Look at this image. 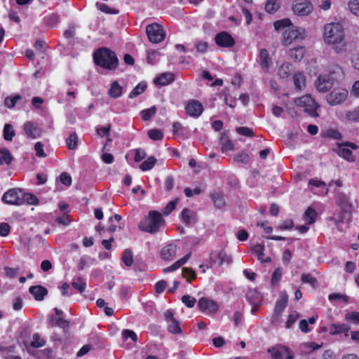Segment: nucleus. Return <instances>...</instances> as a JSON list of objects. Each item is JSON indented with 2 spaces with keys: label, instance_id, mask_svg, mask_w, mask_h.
<instances>
[{
  "label": "nucleus",
  "instance_id": "f257e3e1",
  "mask_svg": "<svg viewBox=\"0 0 359 359\" xmlns=\"http://www.w3.org/2000/svg\"><path fill=\"white\" fill-rule=\"evenodd\" d=\"M325 42L337 54L346 50V41L343 27L339 23H329L324 26Z\"/></svg>",
  "mask_w": 359,
  "mask_h": 359
},
{
  "label": "nucleus",
  "instance_id": "f03ea898",
  "mask_svg": "<svg viewBox=\"0 0 359 359\" xmlns=\"http://www.w3.org/2000/svg\"><path fill=\"white\" fill-rule=\"evenodd\" d=\"M93 60L97 65L113 69L118 65V58L114 52L107 48H100L93 53Z\"/></svg>",
  "mask_w": 359,
  "mask_h": 359
},
{
  "label": "nucleus",
  "instance_id": "7ed1b4c3",
  "mask_svg": "<svg viewBox=\"0 0 359 359\" xmlns=\"http://www.w3.org/2000/svg\"><path fill=\"white\" fill-rule=\"evenodd\" d=\"M164 219L161 214L157 211L153 210L149 212L146 217L139 224V228L142 231L149 233H156L158 231L160 226L163 224Z\"/></svg>",
  "mask_w": 359,
  "mask_h": 359
},
{
  "label": "nucleus",
  "instance_id": "20e7f679",
  "mask_svg": "<svg viewBox=\"0 0 359 359\" xmlns=\"http://www.w3.org/2000/svg\"><path fill=\"white\" fill-rule=\"evenodd\" d=\"M297 106L302 107L304 111L313 117L318 116L316 109L318 105L316 101L309 95H304L295 100Z\"/></svg>",
  "mask_w": 359,
  "mask_h": 359
},
{
  "label": "nucleus",
  "instance_id": "39448f33",
  "mask_svg": "<svg viewBox=\"0 0 359 359\" xmlns=\"http://www.w3.org/2000/svg\"><path fill=\"white\" fill-rule=\"evenodd\" d=\"M146 32L149 40L151 43H158L165 39V32L163 27L157 23L147 25Z\"/></svg>",
  "mask_w": 359,
  "mask_h": 359
},
{
  "label": "nucleus",
  "instance_id": "423d86ee",
  "mask_svg": "<svg viewBox=\"0 0 359 359\" xmlns=\"http://www.w3.org/2000/svg\"><path fill=\"white\" fill-rule=\"evenodd\" d=\"M348 92L343 88H335L326 95V100L331 106L343 103L348 97Z\"/></svg>",
  "mask_w": 359,
  "mask_h": 359
},
{
  "label": "nucleus",
  "instance_id": "0eeeda50",
  "mask_svg": "<svg viewBox=\"0 0 359 359\" xmlns=\"http://www.w3.org/2000/svg\"><path fill=\"white\" fill-rule=\"evenodd\" d=\"M283 39L284 45L288 46L296 39H302L304 37V29L292 25L288 29L284 30Z\"/></svg>",
  "mask_w": 359,
  "mask_h": 359
},
{
  "label": "nucleus",
  "instance_id": "6e6552de",
  "mask_svg": "<svg viewBox=\"0 0 359 359\" xmlns=\"http://www.w3.org/2000/svg\"><path fill=\"white\" fill-rule=\"evenodd\" d=\"M21 192L22 190L20 189H11L4 194L2 201L9 205H21L22 200L20 196Z\"/></svg>",
  "mask_w": 359,
  "mask_h": 359
},
{
  "label": "nucleus",
  "instance_id": "1a4fd4ad",
  "mask_svg": "<svg viewBox=\"0 0 359 359\" xmlns=\"http://www.w3.org/2000/svg\"><path fill=\"white\" fill-rule=\"evenodd\" d=\"M198 306L201 311L208 314L215 313L219 309L218 304L215 302L205 297L198 300Z\"/></svg>",
  "mask_w": 359,
  "mask_h": 359
},
{
  "label": "nucleus",
  "instance_id": "9d476101",
  "mask_svg": "<svg viewBox=\"0 0 359 359\" xmlns=\"http://www.w3.org/2000/svg\"><path fill=\"white\" fill-rule=\"evenodd\" d=\"M269 352L273 359H293L292 351L285 346L269 348Z\"/></svg>",
  "mask_w": 359,
  "mask_h": 359
},
{
  "label": "nucleus",
  "instance_id": "9b49d317",
  "mask_svg": "<svg viewBox=\"0 0 359 359\" xmlns=\"http://www.w3.org/2000/svg\"><path fill=\"white\" fill-rule=\"evenodd\" d=\"M334 82L325 74L318 76L315 82L317 90L321 93L327 92L332 88Z\"/></svg>",
  "mask_w": 359,
  "mask_h": 359
},
{
  "label": "nucleus",
  "instance_id": "f8f14e48",
  "mask_svg": "<svg viewBox=\"0 0 359 359\" xmlns=\"http://www.w3.org/2000/svg\"><path fill=\"white\" fill-rule=\"evenodd\" d=\"M215 43L220 47L230 48L235 44V41L230 34L222 32L216 34Z\"/></svg>",
  "mask_w": 359,
  "mask_h": 359
},
{
  "label": "nucleus",
  "instance_id": "ddd939ff",
  "mask_svg": "<svg viewBox=\"0 0 359 359\" xmlns=\"http://www.w3.org/2000/svg\"><path fill=\"white\" fill-rule=\"evenodd\" d=\"M164 316L168 323V330L172 334H181L182 331L180 327L179 322L173 316L172 312L167 311Z\"/></svg>",
  "mask_w": 359,
  "mask_h": 359
},
{
  "label": "nucleus",
  "instance_id": "4468645a",
  "mask_svg": "<svg viewBox=\"0 0 359 359\" xmlns=\"http://www.w3.org/2000/svg\"><path fill=\"white\" fill-rule=\"evenodd\" d=\"M337 203L341 211L344 212V217H351L353 206L347 196L342 194L339 195L337 198Z\"/></svg>",
  "mask_w": 359,
  "mask_h": 359
},
{
  "label": "nucleus",
  "instance_id": "2eb2a0df",
  "mask_svg": "<svg viewBox=\"0 0 359 359\" xmlns=\"http://www.w3.org/2000/svg\"><path fill=\"white\" fill-rule=\"evenodd\" d=\"M313 5L309 1L297 3L292 7V11L297 15H307L311 13Z\"/></svg>",
  "mask_w": 359,
  "mask_h": 359
},
{
  "label": "nucleus",
  "instance_id": "dca6fc26",
  "mask_svg": "<svg viewBox=\"0 0 359 359\" xmlns=\"http://www.w3.org/2000/svg\"><path fill=\"white\" fill-rule=\"evenodd\" d=\"M186 111L189 116L198 117L202 114L203 107L199 101L192 100L187 104Z\"/></svg>",
  "mask_w": 359,
  "mask_h": 359
},
{
  "label": "nucleus",
  "instance_id": "f3484780",
  "mask_svg": "<svg viewBox=\"0 0 359 359\" xmlns=\"http://www.w3.org/2000/svg\"><path fill=\"white\" fill-rule=\"evenodd\" d=\"M24 130L26 135L33 139L39 137L42 133L41 129L37 124L31 121H27L24 124Z\"/></svg>",
  "mask_w": 359,
  "mask_h": 359
},
{
  "label": "nucleus",
  "instance_id": "a211bd4d",
  "mask_svg": "<svg viewBox=\"0 0 359 359\" xmlns=\"http://www.w3.org/2000/svg\"><path fill=\"white\" fill-rule=\"evenodd\" d=\"M177 245L173 243H169L163 247L161 251V257L163 260L170 261L176 256Z\"/></svg>",
  "mask_w": 359,
  "mask_h": 359
},
{
  "label": "nucleus",
  "instance_id": "6ab92c4d",
  "mask_svg": "<svg viewBox=\"0 0 359 359\" xmlns=\"http://www.w3.org/2000/svg\"><path fill=\"white\" fill-rule=\"evenodd\" d=\"M182 222L187 226L194 224L197 222V215L193 210L184 208L181 212Z\"/></svg>",
  "mask_w": 359,
  "mask_h": 359
},
{
  "label": "nucleus",
  "instance_id": "aec40b11",
  "mask_svg": "<svg viewBox=\"0 0 359 359\" xmlns=\"http://www.w3.org/2000/svg\"><path fill=\"white\" fill-rule=\"evenodd\" d=\"M287 304V295L285 293H281L280 299L276 303V307L274 309V315L273 318L278 319L282 312L285 309Z\"/></svg>",
  "mask_w": 359,
  "mask_h": 359
},
{
  "label": "nucleus",
  "instance_id": "412c9836",
  "mask_svg": "<svg viewBox=\"0 0 359 359\" xmlns=\"http://www.w3.org/2000/svg\"><path fill=\"white\" fill-rule=\"evenodd\" d=\"M351 329L350 326L345 323H333L331 324L329 327L330 334L332 335H336L344 333L346 336H348V332Z\"/></svg>",
  "mask_w": 359,
  "mask_h": 359
},
{
  "label": "nucleus",
  "instance_id": "4be33fe9",
  "mask_svg": "<svg viewBox=\"0 0 359 359\" xmlns=\"http://www.w3.org/2000/svg\"><path fill=\"white\" fill-rule=\"evenodd\" d=\"M326 74L334 82H338L344 77L343 70L339 65H332L330 67L328 72Z\"/></svg>",
  "mask_w": 359,
  "mask_h": 359
},
{
  "label": "nucleus",
  "instance_id": "5701e85b",
  "mask_svg": "<svg viewBox=\"0 0 359 359\" xmlns=\"http://www.w3.org/2000/svg\"><path fill=\"white\" fill-rule=\"evenodd\" d=\"M175 79V75L171 72H165L159 75L154 80L157 86H166L172 83Z\"/></svg>",
  "mask_w": 359,
  "mask_h": 359
},
{
  "label": "nucleus",
  "instance_id": "b1692460",
  "mask_svg": "<svg viewBox=\"0 0 359 359\" xmlns=\"http://www.w3.org/2000/svg\"><path fill=\"white\" fill-rule=\"evenodd\" d=\"M29 292L34 297L37 301H41L48 294L46 288L41 285H34L29 287Z\"/></svg>",
  "mask_w": 359,
  "mask_h": 359
},
{
  "label": "nucleus",
  "instance_id": "393cba45",
  "mask_svg": "<svg viewBox=\"0 0 359 359\" xmlns=\"http://www.w3.org/2000/svg\"><path fill=\"white\" fill-rule=\"evenodd\" d=\"M337 153L339 156L343 157L348 161H355L351 150H350L346 146H344V143L338 146V148L337 149Z\"/></svg>",
  "mask_w": 359,
  "mask_h": 359
},
{
  "label": "nucleus",
  "instance_id": "a878e982",
  "mask_svg": "<svg viewBox=\"0 0 359 359\" xmlns=\"http://www.w3.org/2000/svg\"><path fill=\"white\" fill-rule=\"evenodd\" d=\"M252 250L257 254V259L262 262V263H266V262H271V259L270 257H266V258H264V246L260 244H257L255 246L252 247Z\"/></svg>",
  "mask_w": 359,
  "mask_h": 359
},
{
  "label": "nucleus",
  "instance_id": "bb28decb",
  "mask_svg": "<svg viewBox=\"0 0 359 359\" xmlns=\"http://www.w3.org/2000/svg\"><path fill=\"white\" fill-rule=\"evenodd\" d=\"M270 56L266 49L262 48L260 50L259 53V65L262 68L265 69V70H268L270 65Z\"/></svg>",
  "mask_w": 359,
  "mask_h": 359
},
{
  "label": "nucleus",
  "instance_id": "cd10ccee",
  "mask_svg": "<svg viewBox=\"0 0 359 359\" xmlns=\"http://www.w3.org/2000/svg\"><path fill=\"white\" fill-rule=\"evenodd\" d=\"M246 298L250 304L261 305L259 292L255 290H250L246 294Z\"/></svg>",
  "mask_w": 359,
  "mask_h": 359
},
{
  "label": "nucleus",
  "instance_id": "c85d7f7f",
  "mask_svg": "<svg viewBox=\"0 0 359 359\" xmlns=\"http://www.w3.org/2000/svg\"><path fill=\"white\" fill-rule=\"evenodd\" d=\"M292 25V22L289 18L277 20L273 23L274 29L276 31H282L283 33L284 32V30L288 29Z\"/></svg>",
  "mask_w": 359,
  "mask_h": 359
},
{
  "label": "nucleus",
  "instance_id": "c756f323",
  "mask_svg": "<svg viewBox=\"0 0 359 359\" xmlns=\"http://www.w3.org/2000/svg\"><path fill=\"white\" fill-rule=\"evenodd\" d=\"M190 256H191V252L187 254L184 257H183L182 259H179L178 261L175 262L170 266L165 268L163 269V272L164 273L171 272V271H173L177 269L178 268H180L181 266L184 264L188 261V259L190 258Z\"/></svg>",
  "mask_w": 359,
  "mask_h": 359
},
{
  "label": "nucleus",
  "instance_id": "7c9ffc66",
  "mask_svg": "<svg viewBox=\"0 0 359 359\" xmlns=\"http://www.w3.org/2000/svg\"><path fill=\"white\" fill-rule=\"evenodd\" d=\"M190 256H191V252L187 254L184 257H183L182 259H179L178 261L175 262L170 266L165 268L163 269V272L164 273L171 272V271H173L177 269L178 268H180L181 266L184 264L188 261V259L190 258Z\"/></svg>",
  "mask_w": 359,
  "mask_h": 359
},
{
  "label": "nucleus",
  "instance_id": "2f4dec72",
  "mask_svg": "<svg viewBox=\"0 0 359 359\" xmlns=\"http://www.w3.org/2000/svg\"><path fill=\"white\" fill-rule=\"evenodd\" d=\"M122 87L117 81H113L111 84V88L109 90V95L113 98H118L122 95Z\"/></svg>",
  "mask_w": 359,
  "mask_h": 359
},
{
  "label": "nucleus",
  "instance_id": "473e14b6",
  "mask_svg": "<svg viewBox=\"0 0 359 359\" xmlns=\"http://www.w3.org/2000/svg\"><path fill=\"white\" fill-rule=\"evenodd\" d=\"M0 165L6 163L9 165L13 161V156L8 149L3 148L0 149Z\"/></svg>",
  "mask_w": 359,
  "mask_h": 359
},
{
  "label": "nucleus",
  "instance_id": "72a5a7b5",
  "mask_svg": "<svg viewBox=\"0 0 359 359\" xmlns=\"http://www.w3.org/2000/svg\"><path fill=\"white\" fill-rule=\"evenodd\" d=\"M290 57L295 62L300 61L304 55L303 47L292 48L289 50Z\"/></svg>",
  "mask_w": 359,
  "mask_h": 359
},
{
  "label": "nucleus",
  "instance_id": "f704fd0d",
  "mask_svg": "<svg viewBox=\"0 0 359 359\" xmlns=\"http://www.w3.org/2000/svg\"><path fill=\"white\" fill-rule=\"evenodd\" d=\"M212 199L216 208H222L226 205V201L223 194L214 193L212 194Z\"/></svg>",
  "mask_w": 359,
  "mask_h": 359
},
{
  "label": "nucleus",
  "instance_id": "c9c22d12",
  "mask_svg": "<svg viewBox=\"0 0 359 359\" xmlns=\"http://www.w3.org/2000/svg\"><path fill=\"white\" fill-rule=\"evenodd\" d=\"M213 262L218 263L219 265L224 263L229 264L231 262V258L226 255L225 251L221 250L213 259Z\"/></svg>",
  "mask_w": 359,
  "mask_h": 359
},
{
  "label": "nucleus",
  "instance_id": "e433bc0d",
  "mask_svg": "<svg viewBox=\"0 0 359 359\" xmlns=\"http://www.w3.org/2000/svg\"><path fill=\"white\" fill-rule=\"evenodd\" d=\"M22 204L26 203L29 205H37L39 200L36 196L31 193H25L21 196Z\"/></svg>",
  "mask_w": 359,
  "mask_h": 359
},
{
  "label": "nucleus",
  "instance_id": "4c0bfd02",
  "mask_svg": "<svg viewBox=\"0 0 359 359\" xmlns=\"http://www.w3.org/2000/svg\"><path fill=\"white\" fill-rule=\"evenodd\" d=\"M316 217H317V212L312 208L309 207L305 211L304 219L308 224H313L316 221Z\"/></svg>",
  "mask_w": 359,
  "mask_h": 359
},
{
  "label": "nucleus",
  "instance_id": "58836bf2",
  "mask_svg": "<svg viewBox=\"0 0 359 359\" xmlns=\"http://www.w3.org/2000/svg\"><path fill=\"white\" fill-rule=\"evenodd\" d=\"M121 260L123 261L126 266H132L133 263V252L130 249H126L121 255Z\"/></svg>",
  "mask_w": 359,
  "mask_h": 359
},
{
  "label": "nucleus",
  "instance_id": "ea45409f",
  "mask_svg": "<svg viewBox=\"0 0 359 359\" xmlns=\"http://www.w3.org/2000/svg\"><path fill=\"white\" fill-rule=\"evenodd\" d=\"M147 88L146 83L141 82L138 85H137L133 90L130 93L129 97L133 99L142 94L145 91Z\"/></svg>",
  "mask_w": 359,
  "mask_h": 359
},
{
  "label": "nucleus",
  "instance_id": "a19ab883",
  "mask_svg": "<svg viewBox=\"0 0 359 359\" xmlns=\"http://www.w3.org/2000/svg\"><path fill=\"white\" fill-rule=\"evenodd\" d=\"M280 8L278 0H267L265 4V10L269 13H275Z\"/></svg>",
  "mask_w": 359,
  "mask_h": 359
},
{
  "label": "nucleus",
  "instance_id": "79ce46f5",
  "mask_svg": "<svg viewBox=\"0 0 359 359\" xmlns=\"http://www.w3.org/2000/svg\"><path fill=\"white\" fill-rule=\"evenodd\" d=\"M156 163V158L151 156H149L146 161H144L140 166V168L142 171L149 170L154 166Z\"/></svg>",
  "mask_w": 359,
  "mask_h": 359
},
{
  "label": "nucleus",
  "instance_id": "37998d69",
  "mask_svg": "<svg viewBox=\"0 0 359 359\" xmlns=\"http://www.w3.org/2000/svg\"><path fill=\"white\" fill-rule=\"evenodd\" d=\"M293 81L297 89L302 90L305 86V78L302 73H297L293 76Z\"/></svg>",
  "mask_w": 359,
  "mask_h": 359
},
{
  "label": "nucleus",
  "instance_id": "c03bdc74",
  "mask_svg": "<svg viewBox=\"0 0 359 359\" xmlns=\"http://www.w3.org/2000/svg\"><path fill=\"white\" fill-rule=\"evenodd\" d=\"M346 118L351 122H359V106L346 113Z\"/></svg>",
  "mask_w": 359,
  "mask_h": 359
},
{
  "label": "nucleus",
  "instance_id": "a18cd8bd",
  "mask_svg": "<svg viewBox=\"0 0 359 359\" xmlns=\"http://www.w3.org/2000/svg\"><path fill=\"white\" fill-rule=\"evenodd\" d=\"M67 146L69 149L73 150L77 147L78 145V136L76 133H72L66 140Z\"/></svg>",
  "mask_w": 359,
  "mask_h": 359
},
{
  "label": "nucleus",
  "instance_id": "49530a36",
  "mask_svg": "<svg viewBox=\"0 0 359 359\" xmlns=\"http://www.w3.org/2000/svg\"><path fill=\"white\" fill-rule=\"evenodd\" d=\"M21 99H22V97L20 95L8 96L5 98L4 104L8 108L12 109L15 106L17 102Z\"/></svg>",
  "mask_w": 359,
  "mask_h": 359
},
{
  "label": "nucleus",
  "instance_id": "de8ad7c7",
  "mask_svg": "<svg viewBox=\"0 0 359 359\" xmlns=\"http://www.w3.org/2000/svg\"><path fill=\"white\" fill-rule=\"evenodd\" d=\"M351 217H344V212H341L340 213H334L332 217L329 218L330 221H332L334 222L336 225H337L340 222H343L345 220H350Z\"/></svg>",
  "mask_w": 359,
  "mask_h": 359
},
{
  "label": "nucleus",
  "instance_id": "09e8293b",
  "mask_svg": "<svg viewBox=\"0 0 359 359\" xmlns=\"http://www.w3.org/2000/svg\"><path fill=\"white\" fill-rule=\"evenodd\" d=\"M156 111L157 109L155 106L144 109L141 111L142 118L144 121H148L156 114Z\"/></svg>",
  "mask_w": 359,
  "mask_h": 359
},
{
  "label": "nucleus",
  "instance_id": "8fccbe9b",
  "mask_svg": "<svg viewBox=\"0 0 359 359\" xmlns=\"http://www.w3.org/2000/svg\"><path fill=\"white\" fill-rule=\"evenodd\" d=\"M15 135V131L12 125L6 123L4 128V137L6 140H12Z\"/></svg>",
  "mask_w": 359,
  "mask_h": 359
},
{
  "label": "nucleus",
  "instance_id": "3c124183",
  "mask_svg": "<svg viewBox=\"0 0 359 359\" xmlns=\"http://www.w3.org/2000/svg\"><path fill=\"white\" fill-rule=\"evenodd\" d=\"M291 72V65L288 63L283 64L278 69V75L281 79L287 78Z\"/></svg>",
  "mask_w": 359,
  "mask_h": 359
},
{
  "label": "nucleus",
  "instance_id": "603ef678",
  "mask_svg": "<svg viewBox=\"0 0 359 359\" xmlns=\"http://www.w3.org/2000/svg\"><path fill=\"white\" fill-rule=\"evenodd\" d=\"M43 20L46 25L53 27L58 22L59 16L57 14L52 13L45 17Z\"/></svg>",
  "mask_w": 359,
  "mask_h": 359
},
{
  "label": "nucleus",
  "instance_id": "864d4df0",
  "mask_svg": "<svg viewBox=\"0 0 359 359\" xmlns=\"http://www.w3.org/2000/svg\"><path fill=\"white\" fill-rule=\"evenodd\" d=\"M148 135L152 140H161L163 138V133L161 130L151 129L148 131Z\"/></svg>",
  "mask_w": 359,
  "mask_h": 359
},
{
  "label": "nucleus",
  "instance_id": "5fc2aeb1",
  "mask_svg": "<svg viewBox=\"0 0 359 359\" xmlns=\"http://www.w3.org/2000/svg\"><path fill=\"white\" fill-rule=\"evenodd\" d=\"M33 340L31 342V346L33 348H39L45 345V340L41 338L38 333L33 334Z\"/></svg>",
  "mask_w": 359,
  "mask_h": 359
},
{
  "label": "nucleus",
  "instance_id": "6e6d98bb",
  "mask_svg": "<svg viewBox=\"0 0 359 359\" xmlns=\"http://www.w3.org/2000/svg\"><path fill=\"white\" fill-rule=\"evenodd\" d=\"M96 7L101 11L108 14H117L118 11L115 8H109L107 4L97 2Z\"/></svg>",
  "mask_w": 359,
  "mask_h": 359
},
{
  "label": "nucleus",
  "instance_id": "4d7b16f0",
  "mask_svg": "<svg viewBox=\"0 0 359 359\" xmlns=\"http://www.w3.org/2000/svg\"><path fill=\"white\" fill-rule=\"evenodd\" d=\"M302 281L304 283L310 284L313 287H316L318 283L316 278H314L313 276H312L309 273L302 274Z\"/></svg>",
  "mask_w": 359,
  "mask_h": 359
},
{
  "label": "nucleus",
  "instance_id": "13d9d810",
  "mask_svg": "<svg viewBox=\"0 0 359 359\" xmlns=\"http://www.w3.org/2000/svg\"><path fill=\"white\" fill-rule=\"evenodd\" d=\"M72 285L74 288L79 290V292L82 294L86 287V284L85 282L82 280L81 278H78L76 281H74L72 283Z\"/></svg>",
  "mask_w": 359,
  "mask_h": 359
},
{
  "label": "nucleus",
  "instance_id": "bf43d9fd",
  "mask_svg": "<svg viewBox=\"0 0 359 359\" xmlns=\"http://www.w3.org/2000/svg\"><path fill=\"white\" fill-rule=\"evenodd\" d=\"M299 318V314L294 311L291 314L288 316L287 320L286 321L285 327L288 329H290L296 320Z\"/></svg>",
  "mask_w": 359,
  "mask_h": 359
},
{
  "label": "nucleus",
  "instance_id": "052dcab7",
  "mask_svg": "<svg viewBox=\"0 0 359 359\" xmlns=\"http://www.w3.org/2000/svg\"><path fill=\"white\" fill-rule=\"evenodd\" d=\"M350 11L356 16L359 17V1L353 0L350 1L348 4Z\"/></svg>",
  "mask_w": 359,
  "mask_h": 359
},
{
  "label": "nucleus",
  "instance_id": "680f3d73",
  "mask_svg": "<svg viewBox=\"0 0 359 359\" xmlns=\"http://www.w3.org/2000/svg\"><path fill=\"white\" fill-rule=\"evenodd\" d=\"M182 275L188 281L191 279H195L196 277V272L190 268L184 267L182 269Z\"/></svg>",
  "mask_w": 359,
  "mask_h": 359
},
{
  "label": "nucleus",
  "instance_id": "e2e57ef3",
  "mask_svg": "<svg viewBox=\"0 0 359 359\" xmlns=\"http://www.w3.org/2000/svg\"><path fill=\"white\" fill-rule=\"evenodd\" d=\"M178 201V198L170 201L163 210V215H168L175 208V206Z\"/></svg>",
  "mask_w": 359,
  "mask_h": 359
},
{
  "label": "nucleus",
  "instance_id": "0e129e2a",
  "mask_svg": "<svg viewBox=\"0 0 359 359\" xmlns=\"http://www.w3.org/2000/svg\"><path fill=\"white\" fill-rule=\"evenodd\" d=\"M182 302L189 308H192L196 302V299L191 296L186 294L182 297Z\"/></svg>",
  "mask_w": 359,
  "mask_h": 359
},
{
  "label": "nucleus",
  "instance_id": "69168bd1",
  "mask_svg": "<svg viewBox=\"0 0 359 359\" xmlns=\"http://www.w3.org/2000/svg\"><path fill=\"white\" fill-rule=\"evenodd\" d=\"M221 140H222V150L223 152L227 151H231V150L233 149L234 144L231 140H226L224 138H222Z\"/></svg>",
  "mask_w": 359,
  "mask_h": 359
},
{
  "label": "nucleus",
  "instance_id": "338daca9",
  "mask_svg": "<svg viewBox=\"0 0 359 359\" xmlns=\"http://www.w3.org/2000/svg\"><path fill=\"white\" fill-rule=\"evenodd\" d=\"M52 350L50 348H45L39 351L36 353L38 359H49L51 357Z\"/></svg>",
  "mask_w": 359,
  "mask_h": 359
},
{
  "label": "nucleus",
  "instance_id": "774afa93",
  "mask_svg": "<svg viewBox=\"0 0 359 359\" xmlns=\"http://www.w3.org/2000/svg\"><path fill=\"white\" fill-rule=\"evenodd\" d=\"M345 320L359 324V312H351L346 315Z\"/></svg>",
  "mask_w": 359,
  "mask_h": 359
}]
</instances>
